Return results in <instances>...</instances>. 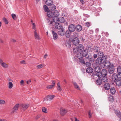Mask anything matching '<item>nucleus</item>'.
Masks as SVG:
<instances>
[{"instance_id":"nucleus-40","label":"nucleus","mask_w":121,"mask_h":121,"mask_svg":"<svg viewBox=\"0 0 121 121\" xmlns=\"http://www.w3.org/2000/svg\"><path fill=\"white\" fill-rule=\"evenodd\" d=\"M109 100L110 102H113L114 100V99L113 96H110L109 97Z\"/></svg>"},{"instance_id":"nucleus-36","label":"nucleus","mask_w":121,"mask_h":121,"mask_svg":"<svg viewBox=\"0 0 121 121\" xmlns=\"http://www.w3.org/2000/svg\"><path fill=\"white\" fill-rule=\"evenodd\" d=\"M43 8L44 10L46 11L47 12V13L48 12H50L49 11V9L48 8L47 6L46 5H44Z\"/></svg>"},{"instance_id":"nucleus-18","label":"nucleus","mask_w":121,"mask_h":121,"mask_svg":"<svg viewBox=\"0 0 121 121\" xmlns=\"http://www.w3.org/2000/svg\"><path fill=\"white\" fill-rule=\"evenodd\" d=\"M54 97V96L53 95H50L47 96V101H50Z\"/></svg>"},{"instance_id":"nucleus-54","label":"nucleus","mask_w":121,"mask_h":121,"mask_svg":"<svg viewBox=\"0 0 121 121\" xmlns=\"http://www.w3.org/2000/svg\"><path fill=\"white\" fill-rule=\"evenodd\" d=\"M90 23L89 22H87L86 23V26L88 27H89L90 26Z\"/></svg>"},{"instance_id":"nucleus-19","label":"nucleus","mask_w":121,"mask_h":121,"mask_svg":"<svg viewBox=\"0 0 121 121\" xmlns=\"http://www.w3.org/2000/svg\"><path fill=\"white\" fill-rule=\"evenodd\" d=\"M101 73L102 76H106L107 74V71L106 69H104L102 70Z\"/></svg>"},{"instance_id":"nucleus-5","label":"nucleus","mask_w":121,"mask_h":121,"mask_svg":"<svg viewBox=\"0 0 121 121\" xmlns=\"http://www.w3.org/2000/svg\"><path fill=\"white\" fill-rule=\"evenodd\" d=\"M104 59V57H99L98 58L95 60V63L96 64V65H99L101 64L102 66V65H103V63H104L105 61Z\"/></svg>"},{"instance_id":"nucleus-46","label":"nucleus","mask_w":121,"mask_h":121,"mask_svg":"<svg viewBox=\"0 0 121 121\" xmlns=\"http://www.w3.org/2000/svg\"><path fill=\"white\" fill-rule=\"evenodd\" d=\"M42 111L45 113H47V109L46 108L44 107L42 109Z\"/></svg>"},{"instance_id":"nucleus-33","label":"nucleus","mask_w":121,"mask_h":121,"mask_svg":"<svg viewBox=\"0 0 121 121\" xmlns=\"http://www.w3.org/2000/svg\"><path fill=\"white\" fill-rule=\"evenodd\" d=\"M1 65L3 68H7L8 66V65L4 62Z\"/></svg>"},{"instance_id":"nucleus-47","label":"nucleus","mask_w":121,"mask_h":121,"mask_svg":"<svg viewBox=\"0 0 121 121\" xmlns=\"http://www.w3.org/2000/svg\"><path fill=\"white\" fill-rule=\"evenodd\" d=\"M54 86L52 85H49L46 87V88L48 89H50L53 87Z\"/></svg>"},{"instance_id":"nucleus-3","label":"nucleus","mask_w":121,"mask_h":121,"mask_svg":"<svg viewBox=\"0 0 121 121\" xmlns=\"http://www.w3.org/2000/svg\"><path fill=\"white\" fill-rule=\"evenodd\" d=\"M83 53V56L85 57L86 59L88 60L90 62H92L94 61L95 60L92 57V55L90 53H88V52L87 50H84Z\"/></svg>"},{"instance_id":"nucleus-37","label":"nucleus","mask_w":121,"mask_h":121,"mask_svg":"<svg viewBox=\"0 0 121 121\" xmlns=\"http://www.w3.org/2000/svg\"><path fill=\"white\" fill-rule=\"evenodd\" d=\"M44 66V65L43 64H41L38 65L36 67L37 69H39L43 67Z\"/></svg>"},{"instance_id":"nucleus-59","label":"nucleus","mask_w":121,"mask_h":121,"mask_svg":"<svg viewBox=\"0 0 121 121\" xmlns=\"http://www.w3.org/2000/svg\"><path fill=\"white\" fill-rule=\"evenodd\" d=\"M48 56V54H46L44 56V58L45 59H46V58H47V56Z\"/></svg>"},{"instance_id":"nucleus-35","label":"nucleus","mask_w":121,"mask_h":121,"mask_svg":"<svg viewBox=\"0 0 121 121\" xmlns=\"http://www.w3.org/2000/svg\"><path fill=\"white\" fill-rule=\"evenodd\" d=\"M110 91L111 93L113 95L116 92V90L114 88L110 89Z\"/></svg>"},{"instance_id":"nucleus-61","label":"nucleus","mask_w":121,"mask_h":121,"mask_svg":"<svg viewBox=\"0 0 121 121\" xmlns=\"http://www.w3.org/2000/svg\"><path fill=\"white\" fill-rule=\"evenodd\" d=\"M79 0L81 3H82V4H84V0Z\"/></svg>"},{"instance_id":"nucleus-39","label":"nucleus","mask_w":121,"mask_h":121,"mask_svg":"<svg viewBox=\"0 0 121 121\" xmlns=\"http://www.w3.org/2000/svg\"><path fill=\"white\" fill-rule=\"evenodd\" d=\"M13 86V84L11 82H9L8 83V88L9 89H11Z\"/></svg>"},{"instance_id":"nucleus-58","label":"nucleus","mask_w":121,"mask_h":121,"mask_svg":"<svg viewBox=\"0 0 121 121\" xmlns=\"http://www.w3.org/2000/svg\"><path fill=\"white\" fill-rule=\"evenodd\" d=\"M57 90L60 91H61V90L60 86H58Z\"/></svg>"},{"instance_id":"nucleus-30","label":"nucleus","mask_w":121,"mask_h":121,"mask_svg":"<svg viewBox=\"0 0 121 121\" xmlns=\"http://www.w3.org/2000/svg\"><path fill=\"white\" fill-rule=\"evenodd\" d=\"M102 82H108V79L106 77V76H103L101 78Z\"/></svg>"},{"instance_id":"nucleus-11","label":"nucleus","mask_w":121,"mask_h":121,"mask_svg":"<svg viewBox=\"0 0 121 121\" xmlns=\"http://www.w3.org/2000/svg\"><path fill=\"white\" fill-rule=\"evenodd\" d=\"M19 104H17L13 108V109L11 112L12 113H13L14 112H16L18 110L19 107Z\"/></svg>"},{"instance_id":"nucleus-24","label":"nucleus","mask_w":121,"mask_h":121,"mask_svg":"<svg viewBox=\"0 0 121 121\" xmlns=\"http://www.w3.org/2000/svg\"><path fill=\"white\" fill-rule=\"evenodd\" d=\"M71 32H70L69 30H68L65 32V35L66 37L67 38H69L71 34Z\"/></svg>"},{"instance_id":"nucleus-63","label":"nucleus","mask_w":121,"mask_h":121,"mask_svg":"<svg viewBox=\"0 0 121 121\" xmlns=\"http://www.w3.org/2000/svg\"><path fill=\"white\" fill-rule=\"evenodd\" d=\"M40 117V116L39 115H37V116H36L35 117L36 119H38Z\"/></svg>"},{"instance_id":"nucleus-56","label":"nucleus","mask_w":121,"mask_h":121,"mask_svg":"<svg viewBox=\"0 0 121 121\" xmlns=\"http://www.w3.org/2000/svg\"><path fill=\"white\" fill-rule=\"evenodd\" d=\"M24 81L23 80H22L20 81V83L21 85H22L24 84Z\"/></svg>"},{"instance_id":"nucleus-23","label":"nucleus","mask_w":121,"mask_h":121,"mask_svg":"<svg viewBox=\"0 0 121 121\" xmlns=\"http://www.w3.org/2000/svg\"><path fill=\"white\" fill-rule=\"evenodd\" d=\"M65 44L66 46L68 48H69L71 46V44L70 41L68 40H66Z\"/></svg>"},{"instance_id":"nucleus-26","label":"nucleus","mask_w":121,"mask_h":121,"mask_svg":"<svg viewBox=\"0 0 121 121\" xmlns=\"http://www.w3.org/2000/svg\"><path fill=\"white\" fill-rule=\"evenodd\" d=\"M94 70L95 73L100 72L101 71L100 68L99 66H97L95 67L94 69Z\"/></svg>"},{"instance_id":"nucleus-20","label":"nucleus","mask_w":121,"mask_h":121,"mask_svg":"<svg viewBox=\"0 0 121 121\" xmlns=\"http://www.w3.org/2000/svg\"><path fill=\"white\" fill-rule=\"evenodd\" d=\"M45 3L48 5L50 6L53 4L52 0H46Z\"/></svg>"},{"instance_id":"nucleus-17","label":"nucleus","mask_w":121,"mask_h":121,"mask_svg":"<svg viewBox=\"0 0 121 121\" xmlns=\"http://www.w3.org/2000/svg\"><path fill=\"white\" fill-rule=\"evenodd\" d=\"M34 36L35 39H40V38L39 37V34L36 32V30H35L34 31Z\"/></svg>"},{"instance_id":"nucleus-7","label":"nucleus","mask_w":121,"mask_h":121,"mask_svg":"<svg viewBox=\"0 0 121 121\" xmlns=\"http://www.w3.org/2000/svg\"><path fill=\"white\" fill-rule=\"evenodd\" d=\"M68 30L72 33L74 32L75 30V26L73 24L69 25L68 27Z\"/></svg>"},{"instance_id":"nucleus-64","label":"nucleus","mask_w":121,"mask_h":121,"mask_svg":"<svg viewBox=\"0 0 121 121\" xmlns=\"http://www.w3.org/2000/svg\"><path fill=\"white\" fill-rule=\"evenodd\" d=\"M12 41L13 42H16V40L14 39H13L12 40Z\"/></svg>"},{"instance_id":"nucleus-21","label":"nucleus","mask_w":121,"mask_h":121,"mask_svg":"<svg viewBox=\"0 0 121 121\" xmlns=\"http://www.w3.org/2000/svg\"><path fill=\"white\" fill-rule=\"evenodd\" d=\"M67 112L66 110L61 108L60 109V114L62 116L65 114Z\"/></svg>"},{"instance_id":"nucleus-31","label":"nucleus","mask_w":121,"mask_h":121,"mask_svg":"<svg viewBox=\"0 0 121 121\" xmlns=\"http://www.w3.org/2000/svg\"><path fill=\"white\" fill-rule=\"evenodd\" d=\"M50 6L49 8L53 11L56 9L55 6L53 4Z\"/></svg>"},{"instance_id":"nucleus-16","label":"nucleus","mask_w":121,"mask_h":121,"mask_svg":"<svg viewBox=\"0 0 121 121\" xmlns=\"http://www.w3.org/2000/svg\"><path fill=\"white\" fill-rule=\"evenodd\" d=\"M115 113L117 116L120 119L121 118V113L119 110H115Z\"/></svg>"},{"instance_id":"nucleus-12","label":"nucleus","mask_w":121,"mask_h":121,"mask_svg":"<svg viewBox=\"0 0 121 121\" xmlns=\"http://www.w3.org/2000/svg\"><path fill=\"white\" fill-rule=\"evenodd\" d=\"M52 32L53 35V39L54 40L58 38V36L57 34L55 31L52 30Z\"/></svg>"},{"instance_id":"nucleus-10","label":"nucleus","mask_w":121,"mask_h":121,"mask_svg":"<svg viewBox=\"0 0 121 121\" xmlns=\"http://www.w3.org/2000/svg\"><path fill=\"white\" fill-rule=\"evenodd\" d=\"M55 28L58 29H60L62 28L61 24L59 23L56 22L55 24Z\"/></svg>"},{"instance_id":"nucleus-1","label":"nucleus","mask_w":121,"mask_h":121,"mask_svg":"<svg viewBox=\"0 0 121 121\" xmlns=\"http://www.w3.org/2000/svg\"><path fill=\"white\" fill-rule=\"evenodd\" d=\"M83 46L82 44H80L73 48V52L74 54H77V57L79 59L83 56Z\"/></svg>"},{"instance_id":"nucleus-50","label":"nucleus","mask_w":121,"mask_h":121,"mask_svg":"<svg viewBox=\"0 0 121 121\" xmlns=\"http://www.w3.org/2000/svg\"><path fill=\"white\" fill-rule=\"evenodd\" d=\"M5 103V101L3 100H0V104H4Z\"/></svg>"},{"instance_id":"nucleus-27","label":"nucleus","mask_w":121,"mask_h":121,"mask_svg":"<svg viewBox=\"0 0 121 121\" xmlns=\"http://www.w3.org/2000/svg\"><path fill=\"white\" fill-rule=\"evenodd\" d=\"M102 82V80L101 78H99L97 79L96 83L98 85H100Z\"/></svg>"},{"instance_id":"nucleus-25","label":"nucleus","mask_w":121,"mask_h":121,"mask_svg":"<svg viewBox=\"0 0 121 121\" xmlns=\"http://www.w3.org/2000/svg\"><path fill=\"white\" fill-rule=\"evenodd\" d=\"M76 29L78 31H80L82 29V26L79 25H77L76 26H75Z\"/></svg>"},{"instance_id":"nucleus-29","label":"nucleus","mask_w":121,"mask_h":121,"mask_svg":"<svg viewBox=\"0 0 121 121\" xmlns=\"http://www.w3.org/2000/svg\"><path fill=\"white\" fill-rule=\"evenodd\" d=\"M86 71L88 73H91L93 72V69L91 68L88 67L86 69Z\"/></svg>"},{"instance_id":"nucleus-62","label":"nucleus","mask_w":121,"mask_h":121,"mask_svg":"<svg viewBox=\"0 0 121 121\" xmlns=\"http://www.w3.org/2000/svg\"><path fill=\"white\" fill-rule=\"evenodd\" d=\"M0 121H7L6 120L4 119H0Z\"/></svg>"},{"instance_id":"nucleus-8","label":"nucleus","mask_w":121,"mask_h":121,"mask_svg":"<svg viewBox=\"0 0 121 121\" xmlns=\"http://www.w3.org/2000/svg\"><path fill=\"white\" fill-rule=\"evenodd\" d=\"M115 68L114 66L112 64L109 68L108 72L112 74L114 72Z\"/></svg>"},{"instance_id":"nucleus-28","label":"nucleus","mask_w":121,"mask_h":121,"mask_svg":"<svg viewBox=\"0 0 121 121\" xmlns=\"http://www.w3.org/2000/svg\"><path fill=\"white\" fill-rule=\"evenodd\" d=\"M73 84L75 88L78 90H80V89L79 86L75 82H73Z\"/></svg>"},{"instance_id":"nucleus-4","label":"nucleus","mask_w":121,"mask_h":121,"mask_svg":"<svg viewBox=\"0 0 121 121\" xmlns=\"http://www.w3.org/2000/svg\"><path fill=\"white\" fill-rule=\"evenodd\" d=\"M111 78L112 81L117 83V82H120L121 80V73L118 74L117 75L114 73L112 75Z\"/></svg>"},{"instance_id":"nucleus-34","label":"nucleus","mask_w":121,"mask_h":121,"mask_svg":"<svg viewBox=\"0 0 121 121\" xmlns=\"http://www.w3.org/2000/svg\"><path fill=\"white\" fill-rule=\"evenodd\" d=\"M79 62L81 64H85V63L84 61V59H83V57L81 58H79Z\"/></svg>"},{"instance_id":"nucleus-44","label":"nucleus","mask_w":121,"mask_h":121,"mask_svg":"<svg viewBox=\"0 0 121 121\" xmlns=\"http://www.w3.org/2000/svg\"><path fill=\"white\" fill-rule=\"evenodd\" d=\"M77 33L76 32H74L73 33V34L71 35V37H76V35L77 34Z\"/></svg>"},{"instance_id":"nucleus-9","label":"nucleus","mask_w":121,"mask_h":121,"mask_svg":"<svg viewBox=\"0 0 121 121\" xmlns=\"http://www.w3.org/2000/svg\"><path fill=\"white\" fill-rule=\"evenodd\" d=\"M73 44L75 45H77L79 43V41L78 38L75 37L72 41Z\"/></svg>"},{"instance_id":"nucleus-60","label":"nucleus","mask_w":121,"mask_h":121,"mask_svg":"<svg viewBox=\"0 0 121 121\" xmlns=\"http://www.w3.org/2000/svg\"><path fill=\"white\" fill-rule=\"evenodd\" d=\"M52 85H53V86H54L55 85V83L54 81H52Z\"/></svg>"},{"instance_id":"nucleus-6","label":"nucleus","mask_w":121,"mask_h":121,"mask_svg":"<svg viewBox=\"0 0 121 121\" xmlns=\"http://www.w3.org/2000/svg\"><path fill=\"white\" fill-rule=\"evenodd\" d=\"M104 57H105L104 59V60H105V61L104 63L103 64V65L104 66L103 67V68H104L105 67H107L108 68L111 65V63L109 61H108L107 62L106 61V58L107 57V56H104Z\"/></svg>"},{"instance_id":"nucleus-42","label":"nucleus","mask_w":121,"mask_h":121,"mask_svg":"<svg viewBox=\"0 0 121 121\" xmlns=\"http://www.w3.org/2000/svg\"><path fill=\"white\" fill-rule=\"evenodd\" d=\"M94 48H95V52L98 53L100 51V49L99 47L96 46Z\"/></svg>"},{"instance_id":"nucleus-14","label":"nucleus","mask_w":121,"mask_h":121,"mask_svg":"<svg viewBox=\"0 0 121 121\" xmlns=\"http://www.w3.org/2000/svg\"><path fill=\"white\" fill-rule=\"evenodd\" d=\"M59 16H52V20L53 21V22H59V18L58 17Z\"/></svg>"},{"instance_id":"nucleus-2","label":"nucleus","mask_w":121,"mask_h":121,"mask_svg":"<svg viewBox=\"0 0 121 121\" xmlns=\"http://www.w3.org/2000/svg\"><path fill=\"white\" fill-rule=\"evenodd\" d=\"M48 17L47 18V22L49 25L52 24L53 23L52 21V17L53 16H59V13L58 11L56 10L54 11H50L48 12L47 13Z\"/></svg>"},{"instance_id":"nucleus-53","label":"nucleus","mask_w":121,"mask_h":121,"mask_svg":"<svg viewBox=\"0 0 121 121\" xmlns=\"http://www.w3.org/2000/svg\"><path fill=\"white\" fill-rule=\"evenodd\" d=\"M20 63L21 64H26V63L25 61L24 60H23L21 61Z\"/></svg>"},{"instance_id":"nucleus-57","label":"nucleus","mask_w":121,"mask_h":121,"mask_svg":"<svg viewBox=\"0 0 121 121\" xmlns=\"http://www.w3.org/2000/svg\"><path fill=\"white\" fill-rule=\"evenodd\" d=\"M3 62V60L0 58V64L1 65Z\"/></svg>"},{"instance_id":"nucleus-45","label":"nucleus","mask_w":121,"mask_h":121,"mask_svg":"<svg viewBox=\"0 0 121 121\" xmlns=\"http://www.w3.org/2000/svg\"><path fill=\"white\" fill-rule=\"evenodd\" d=\"M11 16L12 18L14 20H16L17 19V17L16 15L15 14H12L11 15Z\"/></svg>"},{"instance_id":"nucleus-38","label":"nucleus","mask_w":121,"mask_h":121,"mask_svg":"<svg viewBox=\"0 0 121 121\" xmlns=\"http://www.w3.org/2000/svg\"><path fill=\"white\" fill-rule=\"evenodd\" d=\"M98 56H102V57H104L103 56V52H102L101 51H100L98 53Z\"/></svg>"},{"instance_id":"nucleus-48","label":"nucleus","mask_w":121,"mask_h":121,"mask_svg":"<svg viewBox=\"0 0 121 121\" xmlns=\"http://www.w3.org/2000/svg\"><path fill=\"white\" fill-rule=\"evenodd\" d=\"M3 20L4 21V22H5V24H7L8 23V21L6 18H3Z\"/></svg>"},{"instance_id":"nucleus-13","label":"nucleus","mask_w":121,"mask_h":121,"mask_svg":"<svg viewBox=\"0 0 121 121\" xmlns=\"http://www.w3.org/2000/svg\"><path fill=\"white\" fill-rule=\"evenodd\" d=\"M104 88L106 90H108L110 88V85L108 83H106L104 84Z\"/></svg>"},{"instance_id":"nucleus-52","label":"nucleus","mask_w":121,"mask_h":121,"mask_svg":"<svg viewBox=\"0 0 121 121\" xmlns=\"http://www.w3.org/2000/svg\"><path fill=\"white\" fill-rule=\"evenodd\" d=\"M91 64L89 62H87L86 63V66L87 67H89L91 65Z\"/></svg>"},{"instance_id":"nucleus-43","label":"nucleus","mask_w":121,"mask_h":121,"mask_svg":"<svg viewBox=\"0 0 121 121\" xmlns=\"http://www.w3.org/2000/svg\"><path fill=\"white\" fill-rule=\"evenodd\" d=\"M96 75L99 78H101V77L102 76L101 73L100 72L96 73Z\"/></svg>"},{"instance_id":"nucleus-32","label":"nucleus","mask_w":121,"mask_h":121,"mask_svg":"<svg viewBox=\"0 0 121 121\" xmlns=\"http://www.w3.org/2000/svg\"><path fill=\"white\" fill-rule=\"evenodd\" d=\"M59 23H63L65 22V19L64 17H60L59 18Z\"/></svg>"},{"instance_id":"nucleus-41","label":"nucleus","mask_w":121,"mask_h":121,"mask_svg":"<svg viewBox=\"0 0 121 121\" xmlns=\"http://www.w3.org/2000/svg\"><path fill=\"white\" fill-rule=\"evenodd\" d=\"M117 71L118 74L121 73V67L118 66L117 68Z\"/></svg>"},{"instance_id":"nucleus-22","label":"nucleus","mask_w":121,"mask_h":121,"mask_svg":"<svg viewBox=\"0 0 121 121\" xmlns=\"http://www.w3.org/2000/svg\"><path fill=\"white\" fill-rule=\"evenodd\" d=\"M29 105V104H22L21 106L22 109L25 110L28 108Z\"/></svg>"},{"instance_id":"nucleus-49","label":"nucleus","mask_w":121,"mask_h":121,"mask_svg":"<svg viewBox=\"0 0 121 121\" xmlns=\"http://www.w3.org/2000/svg\"><path fill=\"white\" fill-rule=\"evenodd\" d=\"M88 113L89 118H91V117L92 114L91 113V110H89L88 112Z\"/></svg>"},{"instance_id":"nucleus-51","label":"nucleus","mask_w":121,"mask_h":121,"mask_svg":"<svg viewBox=\"0 0 121 121\" xmlns=\"http://www.w3.org/2000/svg\"><path fill=\"white\" fill-rule=\"evenodd\" d=\"M32 28L33 29H34L35 30H35V24L34 23H32Z\"/></svg>"},{"instance_id":"nucleus-55","label":"nucleus","mask_w":121,"mask_h":121,"mask_svg":"<svg viewBox=\"0 0 121 121\" xmlns=\"http://www.w3.org/2000/svg\"><path fill=\"white\" fill-rule=\"evenodd\" d=\"M97 55L96 54H94L93 56V57L94 59L96 58L97 57Z\"/></svg>"},{"instance_id":"nucleus-15","label":"nucleus","mask_w":121,"mask_h":121,"mask_svg":"<svg viewBox=\"0 0 121 121\" xmlns=\"http://www.w3.org/2000/svg\"><path fill=\"white\" fill-rule=\"evenodd\" d=\"M58 34L62 36H64L65 35L64 29L62 28L61 29L58 31Z\"/></svg>"}]
</instances>
